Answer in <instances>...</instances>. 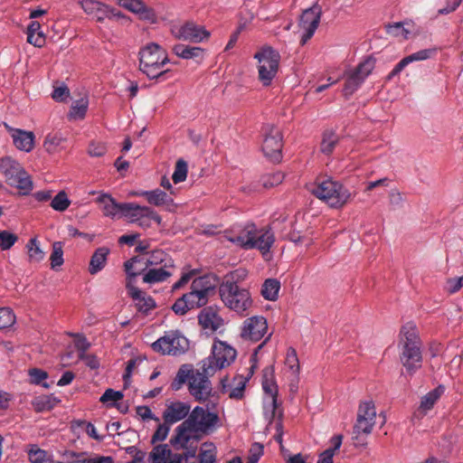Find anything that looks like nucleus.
Masks as SVG:
<instances>
[{"label": "nucleus", "instance_id": "nucleus-27", "mask_svg": "<svg viewBox=\"0 0 463 463\" xmlns=\"http://www.w3.org/2000/svg\"><path fill=\"white\" fill-rule=\"evenodd\" d=\"M13 142L19 150L30 152L34 146V134L19 128H11Z\"/></svg>", "mask_w": 463, "mask_h": 463}, {"label": "nucleus", "instance_id": "nucleus-11", "mask_svg": "<svg viewBox=\"0 0 463 463\" xmlns=\"http://www.w3.org/2000/svg\"><path fill=\"white\" fill-rule=\"evenodd\" d=\"M264 140L262 152L264 156L273 163H279L282 159L283 136L279 128L274 125H267L263 128Z\"/></svg>", "mask_w": 463, "mask_h": 463}, {"label": "nucleus", "instance_id": "nucleus-50", "mask_svg": "<svg viewBox=\"0 0 463 463\" xmlns=\"http://www.w3.org/2000/svg\"><path fill=\"white\" fill-rule=\"evenodd\" d=\"M375 420L363 419L362 415H357L356 422L354 426V433H363L368 435L372 432Z\"/></svg>", "mask_w": 463, "mask_h": 463}, {"label": "nucleus", "instance_id": "nucleus-34", "mask_svg": "<svg viewBox=\"0 0 463 463\" xmlns=\"http://www.w3.org/2000/svg\"><path fill=\"white\" fill-rule=\"evenodd\" d=\"M262 389L270 396L279 395V388L275 381L274 366H266L262 371Z\"/></svg>", "mask_w": 463, "mask_h": 463}, {"label": "nucleus", "instance_id": "nucleus-51", "mask_svg": "<svg viewBox=\"0 0 463 463\" xmlns=\"http://www.w3.org/2000/svg\"><path fill=\"white\" fill-rule=\"evenodd\" d=\"M18 241V236L8 231L0 232V248L2 250H10Z\"/></svg>", "mask_w": 463, "mask_h": 463}, {"label": "nucleus", "instance_id": "nucleus-38", "mask_svg": "<svg viewBox=\"0 0 463 463\" xmlns=\"http://www.w3.org/2000/svg\"><path fill=\"white\" fill-rule=\"evenodd\" d=\"M65 142L66 138L61 133H51L45 137L43 147L49 154H53L59 147H63Z\"/></svg>", "mask_w": 463, "mask_h": 463}, {"label": "nucleus", "instance_id": "nucleus-20", "mask_svg": "<svg viewBox=\"0 0 463 463\" xmlns=\"http://www.w3.org/2000/svg\"><path fill=\"white\" fill-rule=\"evenodd\" d=\"M168 261L169 264H167L165 259L160 258L159 262H165L164 266L160 268H148L146 271L142 273L143 282L151 285L165 281L168 278H170L172 276V272L169 271L168 269L173 268L174 263L171 259H169Z\"/></svg>", "mask_w": 463, "mask_h": 463}, {"label": "nucleus", "instance_id": "nucleus-5", "mask_svg": "<svg viewBox=\"0 0 463 463\" xmlns=\"http://www.w3.org/2000/svg\"><path fill=\"white\" fill-rule=\"evenodd\" d=\"M309 191L317 198L335 209L342 208L352 197L350 191L332 177H317Z\"/></svg>", "mask_w": 463, "mask_h": 463}, {"label": "nucleus", "instance_id": "nucleus-46", "mask_svg": "<svg viewBox=\"0 0 463 463\" xmlns=\"http://www.w3.org/2000/svg\"><path fill=\"white\" fill-rule=\"evenodd\" d=\"M116 16L122 17L123 15H121L119 12H116L115 9L110 8L109 5L103 3L93 14V18H95L99 23L103 22L107 18L111 19L112 17Z\"/></svg>", "mask_w": 463, "mask_h": 463}, {"label": "nucleus", "instance_id": "nucleus-7", "mask_svg": "<svg viewBox=\"0 0 463 463\" xmlns=\"http://www.w3.org/2000/svg\"><path fill=\"white\" fill-rule=\"evenodd\" d=\"M237 351L221 340H215L213 345L212 355L202 366L205 374H213L217 370L229 366L236 358Z\"/></svg>", "mask_w": 463, "mask_h": 463}, {"label": "nucleus", "instance_id": "nucleus-49", "mask_svg": "<svg viewBox=\"0 0 463 463\" xmlns=\"http://www.w3.org/2000/svg\"><path fill=\"white\" fill-rule=\"evenodd\" d=\"M15 323V315L9 307H0V330L11 327Z\"/></svg>", "mask_w": 463, "mask_h": 463}, {"label": "nucleus", "instance_id": "nucleus-44", "mask_svg": "<svg viewBox=\"0 0 463 463\" xmlns=\"http://www.w3.org/2000/svg\"><path fill=\"white\" fill-rule=\"evenodd\" d=\"M63 242L61 241H54L52 243V251L50 257L51 260V268L52 269H56L61 267L63 262Z\"/></svg>", "mask_w": 463, "mask_h": 463}, {"label": "nucleus", "instance_id": "nucleus-14", "mask_svg": "<svg viewBox=\"0 0 463 463\" xmlns=\"http://www.w3.org/2000/svg\"><path fill=\"white\" fill-rule=\"evenodd\" d=\"M267 330V319L262 316H253L244 320L240 335L244 340L258 342Z\"/></svg>", "mask_w": 463, "mask_h": 463}, {"label": "nucleus", "instance_id": "nucleus-2", "mask_svg": "<svg viewBox=\"0 0 463 463\" xmlns=\"http://www.w3.org/2000/svg\"><path fill=\"white\" fill-rule=\"evenodd\" d=\"M245 277V270L236 269L225 275L219 285V295L224 306L241 317L248 315L253 303L250 291L238 285V280Z\"/></svg>", "mask_w": 463, "mask_h": 463}, {"label": "nucleus", "instance_id": "nucleus-1", "mask_svg": "<svg viewBox=\"0 0 463 463\" xmlns=\"http://www.w3.org/2000/svg\"><path fill=\"white\" fill-rule=\"evenodd\" d=\"M218 421L219 416L216 411H206L203 407L196 406L188 417L175 428V433L171 437L169 442L175 449H186L192 439H200V436H192L189 432L207 433L209 429Z\"/></svg>", "mask_w": 463, "mask_h": 463}, {"label": "nucleus", "instance_id": "nucleus-18", "mask_svg": "<svg viewBox=\"0 0 463 463\" xmlns=\"http://www.w3.org/2000/svg\"><path fill=\"white\" fill-rule=\"evenodd\" d=\"M174 33L176 39L190 41L192 43H200L203 39L210 37V32L203 26L197 25L193 22L185 23Z\"/></svg>", "mask_w": 463, "mask_h": 463}, {"label": "nucleus", "instance_id": "nucleus-59", "mask_svg": "<svg viewBox=\"0 0 463 463\" xmlns=\"http://www.w3.org/2000/svg\"><path fill=\"white\" fill-rule=\"evenodd\" d=\"M107 146L101 142H90L88 148V153L90 156L100 157L107 153Z\"/></svg>", "mask_w": 463, "mask_h": 463}, {"label": "nucleus", "instance_id": "nucleus-30", "mask_svg": "<svg viewBox=\"0 0 463 463\" xmlns=\"http://www.w3.org/2000/svg\"><path fill=\"white\" fill-rule=\"evenodd\" d=\"M61 402V399L54 396V394H42L34 397L31 404L35 412L42 413L51 411Z\"/></svg>", "mask_w": 463, "mask_h": 463}, {"label": "nucleus", "instance_id": "nucleus-54", "mask_svg": "<svg viewBox=\"0 0 463 463\" xmlns=\"http://www.w3.org/2000/svg\"><path fill=\"white\" fill-rule=\"evenodd\" d=\"M28 456L31 463H44L47 452L38 448L37 445H32L28 451Z\"/></svg>", "mask_w": 463, "mask_h": 463}, {"label": "nucleus", "instance_id": "nucleus-60", "mask_svg": "<svg viewBox=\"0 0 463 463\" xmlns=\"http://www.w3.org/2000/svg\"><path fill=\"white\" fill-rule=\"evenodd\" d=\"M69 96L70 90L64 83L59 87H55L52 93V98L58 102L65 101Z\"/></svg>", "mask_w": 463, "mask_h": 463}, {"label": "nucleus", "instance_id": "nucleus-61", "mask_svg": "<svg viewBox=\"0 0 463 463\" xmlns=\"http://www.w3.org/2000/svg\"><path fill=\"white\" fill-rule=\"evenodd\" d=\"M79 359L84 361L86 366L91 370L99 368V360L98 359L97 355L93 354H79Z\"/></svg>", "mask_w": 463, "mask_h": 463}, {"label": "nucleus", "instance_id": "nucleus-15", "mask_svg": "<svg viewBox=\"0 0 463 463\" xmlns=\"http://www.w3.org/2000/svg\"><path fill=\"white\" fill-rule=\"evenodd\" d=\"M128 218L130 219V222L137 223L143 229L151 227V221L156 222L158 225L162 223V217L153 208L141 206L135 203H133Z\"/></svg>", "mask_w": 463, "mask_h": 463}, {"label": "nucleus", "instance_id": "nucleus-56", "mask_svg": "<svg viewBox=\"0 0 463 463\" xmlns=\"http://www.w3.org/2000/svg\"><path fill=\"white\" fill-rule=\"evenodd\" d=\"M284 175L281 172L267 175L261 178L262 186L270 188L282 183Z\"/></svg>", "mask_w": 463, "mask_h": 463}, {"label": "nucleus", "instance_id": "nucleus-16", "mask_svg": "<svg viewBox=\"0 0 463 463\" xmlns=\"http://www.w3.org/2000/svg\"><path fill=\"white\" fill-rule=\"evenodd\" d=\"M98 202L103 205V214L111 218L128 217L133 205V203H117L116 200L108 194H103L99 196Z\"/></svg>", "mask_w": 463, "mask_h": 463}, {"label": "nucleus", "instance_id": "nucleus-4", "mask_svg": "<svg viewBox=\"0 0 463 463\" xmlns=\"http://www.w3.org/2000/svg\"><path fill=\"white\" fill-rule=\"evenodd\" d=\"M139 71L150 80L164 78L169 69L163 70V67L171 62L166 51L156 43H149L140 48L138 52Z\"/></svg>", "mask_w": 463, "mask_h": 463}, {"label": "nucleus", "instance_id": "nucleus-53", "mask_svg": "<svg viewBox=\"0 0 463 463\" xmlns=\"http://www.w3.org/2000/svg\"><path fill=\"white\" fill-rule=\"evenodd\" d=\"M285 364L293 373H299V360L298 357L297 351L294 347H289L288 349Z\"/></svg>", "mask_w": 463, "mask_h": 463}, {"label": "nucleus", "instance_id": "nucleus-57", "mask_svg": "<svg viewBox=\"0 0 463 463\" xmlns=\"http://www.w3.org/2000/svg\"><path fill=\"white\" fill-rule=\"evenodd\" d=\"M112 457L109 456H97L91 458L84 457L76 458L73 460H67V463H113Z\"/></svg>", "mask_w": 463, "mask_h": 463}, {"label": "nucleus", "instance_id": "nucleus-10", "mask_svg": "<svg viewBox=\"0 0 463 463\" xmlns=\"http://www.w3.org/2000/svg\"><path fill=\"white\" fill-rule=\"evenodd\" d=\"M376 60L373 56L366 57L355 69L346 75L343 94L349 99L364 83L375 67Z\"/></svg>", "mask_w": 463, "mask_h": 463}, {"label": "nucleus", "instance_id": "nucleus-33", "mask_svg": "<svg viewBox=\"0 0 463 463\" xmlns=\"http://www.w3.org/2000/svg\"><path fill=\"white\" fill-rule=\"evenodd\" d=\"M255 227L254 223H249L239 233H233L232 236L228 237V240L244 250H250L248 241H251L255 238Z\"/></svg>", "mask_w": 463, "mask_h": 463}, {"label": "nucleus", "instance_id": "nucleus-52", "mask_svg": "<svg viewBox=\"0 0 463 463\" xmlns=\"http://www.w3.org/2000/svg\"><path fill=\"white\" fill-rule=\"evenodd\" d=\"M357 415H362L363 419L375 420L376 411L373 402H364L360 404Z\"/></svg>", "mask_w": 463, "mask_h": 463}, {"label": "nucleus", "instance_id": "nucleus-28", "mask_svg": "<svg viewBox=\"0 0 463 463\" xmlns=\"http://www.w3.org/2000/svg\"><path fill=\"white\" fill-rule=\"evenodd\" d=\"M140 195L144 196L149 204L157 207L165 206L169 210L171 206H175L173 198L159 188L143 191Z\"/></svg>", "mask_w": 463, "mask_h": 463}, {"label": "nucleus", "instance_id": "nucleus-47", "mask_svg": "<svg viewBox=\"0 0 463 463\" xmlns=\"http://www.w3.org/2000/svg\"><path fill=\"white\" fill-rule=\"evenodd\" d=\"M70 204L71 201L65 191H60L51 202L52 208L58 212L66 211Z\"/></svg>", "mask_w": 463, "mask_h": 463}, {"label": "nucleus", "instance_id": "nucleus-8", "mask_svg": "<svg viewBox=\"0 0 463 463\" xmlns=\"http://www.w3.org/2000/svg\"><path fill=\"white\" fill-rule=\"evenodd\" d=\"M258 60L259 80L263 86L268 87L275 78L279 65L280 54L270 46L263 47L254 54Z\"/></svg>", "mask_w": 463, "mask_h": 463}, {"label": "nucleus", "instance_id": "nucleus-24", "mask_svg": "<svg viewBox=\"0 0 463 463\" xmlns=\"http://www.w3.org/2000/svg\"><path fill=\"white\" fill-rule=\"evenodd\" d=\"M190 405L183 402H173L167 405L163 412V420L166 423L174 424L185 419L189 415Z\"/></svg>", "mask_w": 463, "mask_h": 463}, {"label": "nucleus", "instance_id": "nucleus-45", "mask_svg": "<svg viewBox=\"0 0 463 463\" xmlns=\"http://www.w3.org/2000/svg\"><path fill=\"white\" fill-rule=\"evenodd\" d=\"M199 453L200 463H215L216 461V448L213 442H204Z\"/></svg>", "mask_w": 463, "mask_h": 463}, {"label": "nucleus", "instance_id": "nucleus-31", "mask_svg": "<svg viewBox=\"0 0 463 463\" xmlns=\"http://www.w3.org/2000/svg\"><path fill=\"white\" fill-rule=\"evenodd\" d=\"M109 252L110 250L105 246L95 250L92 256L90 257L89 264L88 270L90 274L95 275L105 268Z\"/></svg>", "mask_w": 463, "mask_h": 463}, {"label": "nucleus", "instance_id": "nucleus-63", "mask_svg": "<svg viewBox=\"0 0 463 463\" xmlns=\"http://www.w3.org/2000/svg\"><path fill=\"white\" fill-rule=\"evenodd\" d=\"M100 2L96 0H81L80 5L87 14L92 15L96 13L98 8L101 6Z\"/></svg>", "mask_w": 463, "mask_h": 463}, {"label": "nucleus", "instance_id": "nucleus-39", "mask_svg": "<svg viewBox=\"0 0 463 463\" xmlns=\"http://www.w3.org/2000/svg\"><path fill=\"white\" fill-rule=\"evenodd\" d=\"M89 100L81 98L74 101L70 109L68 117L70 119H82L85 118L88 109Z\"/></svg>", "mask_w": 463, "mask_h": 463}, {"label": "nucleus", "instance_id": "nucleus-32", "mask_svg": "<svg viewBox=\"0 0 463 463\" xmlns=\"http://www.w3.org/2000/svg\"><path fill=\"white\" fill-rule=\"evenodd\" d=\"M172 52L179 58L189 60L194 59L197 61H202L204 50L197 46H189L178 43L173 46Z\"/></svg>", "mask_w": 463, "mask_h": 463}, {"label": "nucleus", "instance_id": "nucleus-13", "mask_svg": "<svg viewBox=\"0 0 463 463\" xmlns=\"http://www.w3.org/2000/svg\"><path fill=\"white\" fill-rule=\"evenodd\" d=\"M200 292L190 287V291L177 298L172 306V310L177 316H184L192 309L203 307L208 299L199 296Z\"/></svg>", "mask_w": 463, "mask_h": 463}, {"label": "nucleus", "instance_id": "nucleus-42", "mask_svg": "<svg viewBox=\"0 0 463 463\" xmlns=\"http://www.w3.org/2000/svg\"><path fill=\"white\" fill-rule=\"evenodd\" d=\"M172 456V450L169 449L167 444H159L153 448L149 453V459L152 463H164L166 458Z\"/></svg>", "mask_w": 463, "mask_h": 463}, {"label": "nucleus", "instance_id": "nucleus-35", "mask_svg": "<svg viewBox=\"0 0 463 463\" xmlns=\"http://www.w3.org/2000/svg\"><path fill=\"white\" fill-rule=\"evenodd\" d=\"M280 283L277 279H268L264 281L261 288V296L270 301L278 298Z\"/></svg>", "mask_w": 463, "mask_h": 463}, {"label": "nucleus", "instance_id": "nucleus-55", "mask_svg": "<svg viewBox=\"0 0 463 463\" xmlns=\"http://www.w3.org/2000/svg\"><path fill=\"white\" fill-rule=\"evenodd\" d=\"M171 425L172 424L166 423L165 421H164L162 424H159L151 438V443L156 444L158 441H164L169 433Z\"/></svg>", "mask_w": 463, "mask_h": 463}, {"label": "nucleus", "instance_id": "nucleus-64", "mask_svg": "<svg viewBox=\"0 0 463 463\" xmlns=\"http://www.w3.org/2000/svg\"><path fill=\"white\" fill-rule=\"evenodd\" d=\"M447 290L450 294L458 292L463 287V276L459 278L449 279L447 280Z\"/></svg>", "mask_w": 463, "mask_h": 463}, {"label": "nucleus", "instance_id": "nucleus-21", "mask_svg": "<svg viewBox=\"0 0 463 463\" xmlns=\"http://www.w3.org/2000/svg\"><path fill=\"white\" fill-rule=\"evenodd\" d=\"M219 279L216 275L208 273L203 276L195 278L191 284V288H194L200 292V297L205 298L209 300L211 296H213L216 291V287Z\"/></svg>", "mask_w": 463, "mask_h": 463}, {"label": "nucleus", "instance_id": "nucleus-12", "mask_svg": "<svg viewBox=\"0 0 463 463\" xmlns=\"http://www.w3.org/2000/svg\"><path fill=\"white\" fill-rule=\"evenodd\" d=\"M210 375L203 372H197L196 374L192 373L191 375L188 389L191 395L199 402H206L210 397L215 396V392H213L212 383L208 379Z\"/></svg>", "mask_w": 463, "mask_h": 463}, {"label": "nucleus", "instance_id": "nucleus-22", "mask_svg": "<svg viewBox=\"0 0 463 463\" xmlns=\"http://www.w3.org/2000/svg\"><path fill=\"white\" fill-rule=\"evenodd\" d=\"M126 287L129 296L136 301V307L139 312L148 314L149 311L156 308V304L152 297L147 296L145 292L135 287L133 283H127Z\"/></svg>", "mask_w": 463, "mask_h": 463}, {"label": "nucleus", "instance_id": "nucleus-58", "mask_svg": "<svg viewBox=\"0 0 463 463\" xmlns=\"http://www.w3.org/2000/svg\"><path fill=\"white\" fill-rule=\"evenodd\" d=\"M124 397L123 392L120 391H115L111 388L107 389L104 393L99 398V402L102 403H106L108 402H112V403H117V402L122 400Z\"/></svg>", "mask_w": 463, "mask_h": 463}, {"label": "nucleus", "instance_id": "nucleus-43", "mask_svg": "<svg viewBox=\"0 0 463 463\" xmlns=\"http://www.w3.org/2000/svg\"><path fill=\"white\" fill-rule=\"evenodd\" d=\"M30 262L39 263L44 259L45 253L41 250L36 238H31L26 244Z\"/></svg>", "mask_w": 463, "mask_h": 463}, {"label": "nucleus", "instance_id": "nucleus-37", "mask_svg": "<svg viewBox=\"0 0 463 463\" xmlns=\"http://www.w3.org/2000/svg\"><path fill=\"white\" fill-rule=\"evenodd\" d=\"M406 24L405 22H397L385 24V32L391 36L401 38L402 40H408L411 33L409 29L404 27Z\"/></svg>", "mask_w": 463, "mask_h": 463}, {"label": "nucleus", "instance_id": "nucleus-25", "mask_svg": "<svg viewBox=\"0 0 463 463\" xmlns=\"http://www.w3.org/2000/svg\"><path fill=\"white\" fill-rule=\"evenodd\" d=\"M435 49H424L414 53H411L402 58L388 74L387 80H392L395 76L399 75L401 71L410 63L418 61H424L430 58L431 54L435 52Z\"/></svg>", "mask_w": 463, "mask_h": 463}, {"label": "nucleus", "instance_id": "nucleus-29", "mask_svg": "<svg viewBox=\"0 0 463 463\" xmlns=\"http://www.w3.org/2000/svg\"><path fill=\"white\" fill-rule=\"evenodd\" d=\"M322 14L321 6L315 4L313 6L306 9L299 19V26L301 28L317 29Z\"/></svg>", "mask_w": 463, "mask_h": 463}, {"label": "nucleus", "instance_id": "nucleus-48", "mask_svg": "<svg viewBox=\"0 0 463 463\" xmlns=\"http://www.w3.org/2000/svg\"><path fill=\"white\" fill-rule=\"evenodd\" d=\"M187 163L182 158L178 159L172 175L173 182L175 184L184 182L187 177Z\"/></svg>", "mask_w": 463, "mask_h": 463}, {"label": "nucleus", "instance_id": "nucleus-26", "mask_svg": "<svg viewBox=\"0 0 463 463\" xmlns=\"http://www.w3.org/2000/svg\"><path fill=\"white\" fill-rule=\"evenodd\" d=\"M143 258L140 256H134L124 263V269L127 274V283H134L135 279L146 271L150 266L157 264V261L147 260L145 266L137 268V264L141 263Z\"/></svg>", "mask_w": 463, "mask_h": 463}, {"label": "nucleus", "instance_id": "nucleus-9", "mask_svg": "<svg viewBox=\"0 0 463 463\" xmlns=\"http://www.w3.org/2000/svg\"><path fill=\"white\" fill-rule=\"evenodd\" d=\"M152 349L161 354L180 355L189 348V342L180 331H169L151 345Z\"/></svg>", "mask_w": 463, "mask_h": 463}, {"label": "nucleus", "instance_id": "nucleus-40", "mask_svg": "<svg viewBox=\"0 0 463 463\" xmlns=\"http://www.w3.org/2000/svg\"><path fill=\"white\" fill-rule=\"evenodd\" d=\"M30 383L35 385H41L45 389H49L53 382L47 383L45 380L48 378V373L40 368H32L28 370Z\"/></svg>", "mask_w": 463, "mask_h": 463}, {"label": "nucleus", "instance_id": "nucleus-6", "mask_svg": "<svg viewBox=\"0 0 463 463\" xmlns=\"http://www.w3.org/2000/svg\"><path fill=\"white\" fill-rule=\"evenodd\" d=\"M0 171L5 182L20 190V194L27 195L33 190V182L24 167L9 156L0 158Z\"/></svg>", "mask_w": 463, "mask_h": 463}, {"label": "nucleus", "instance_id": "nucleus-3", "mask_svg": "<svg viewBox=\"0 0 463 463\" xmlns=\"http://www.w3.org/2000/svg\"><path fill=\"white\" fill-rule=\"evenodd\" d=\"M400 361L409 375H413L422 366V342L414 322H407L401 327Z\"/></svg>", "mask_w": 463, "mask_h": 463}, {"label": "nucleus", "instance_id": "nucleus-36", "mask_svg": "<svg viewBox=\"0 0 463 463\" xmlns=\"http://www.w3.org/2000/svg\"><path fill=\"white\" fill-rule=\"evenodd\" d=\"M339 137L333 130H326L322 135L320 150L325 155H330L334 151L335 145L338 143Z\"/></svg>", "mask_w": 463, "mask_h": 463}, {"label": "nucleus", "instance_id": "nucleus-62", "mask_svg": "<svg viewBox=\"0 0 463 463\" xmlns=\"http://www.w3.org/2000/svg\"><path fill=\"white\" fill-rule=\"evenodd\" d=\"M137 14L141 20L148 21L152 24L156 23L157 20L155 10L147 6L146 4Z\"/></svg>", "mask_w": 463, "mask_h": 463}, {"label": "nucleus", "instance_id": "nucleus-19", "mask_svg": "<svg viewBox=\"0 0 463 463\" xmlns=\"http://www.w3.org/2000/svg\"><path fill=\"white\" fill-rule=\"evenodd\" d=\"M444 391V386L439 385L425 394L420 400L419 408L412 413L411 421L414 423L415 420H420L426 415L427 411L433 408Z\"/></svg>", "mask_w": 463, "mask_h": 463}, {"label": "nucleus", "instance_id": "nucleus-17", "mask_svg": "<svg viewBox=\"0 0 463 463\" xmlns=\"http://www.w3.org/2000/svg\"><path fill=\"white\" fill-rule=\"evenodd\" d=\"M219 311L220 308L216 305L204 306L198 314V324L203 329L214 333L224 323L223 318L219 315Z\"/></svg>", "mask_w": 463, "mask_h": 463}, {"label": "nucleus", "instance_id": "nucleus-23", "mask_svg": "<svg viewBox=\"0 0 463 463\" xmlns=\"http://www.w3.org/2000/svg\"><path fill=\"white\" fill-rule=\"evenodd\" d=\"M254 237L248 241L249 248L258 249L263 255L268 253L275 241V236L270 228L258 231L255 228Z\"/></svg>", "mask_w": 463, "mask_h": 463}, {"label": "nucleus", "instance_id": "nucleus-41", "mask_svg": "<svg viewBox=\"0 0 463 463\" xmlns=\"http://www.w3.org/2000/svg\"><path fill=\"white\" fill-rule=\"evenodd\" d=\"M194 373L193 370L189 368V365L183 364L177 371L175 378L171 383V389L173 391H178L182 388L183 384L187 381L191 380V375Z\"/></svg>", "mask_w": 463, "mask_h": 463}]
</instances>
